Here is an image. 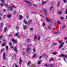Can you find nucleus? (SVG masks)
<instances>
[{
	"label": "nucleus",
	"mask_w": 67,
	"mask_h": 67,
	"mask_svg": "<svg viewBox=\"0 0 67 67\" xmlns=\"http://www.w3.org/2000/svg\"><path fill=\"white\" fill-rule=\"evenodd\" d=\"M63 18H63V17H60V19H61V20H63Z\"/></svg>",
	"instance_id": "obj_49"
},
{
	"label": "nucleus",
	"mask_w": 67,
	"mask_h": 67,
	"mask_svg": "<svg viewBox=\"0 0 67 67\" xmlns=\"http://www.w3.org/2000/svg\"><path fill=\"white\" fill-rule=\"evenodd\" d=\"M64 61L65 62H66V59H65V58H64Z\"/></svg>",
	"instance_id": "obj_62"
},
{
	"label": "nucleus",
	"mask_w": 67,
	"mask_h": 67,
	"mask_svg": "<svg viewBox=\"0 0 67 67\" xmlns=\"http://www.w3.org/2000/svg\"><path fill=\"white\" fill-rule=\"evenodd\" d=\"M16 13V12L15 10H14V12H13V15H14V14H15Z\"/></svg>",
	"instance_id": "obj_11"
},
{
	"label": "nucleus",
	"mask_w": 67,
	"mask_h": 67,
	"mask_svg": "<svg viewBox=\"0 0 67 67\" xmlns=\"http://www.w3.org/2000/svg\"><path fill=\"white\" fill-rule=\"evenodd\" d=\"M53 60H54V59H53V58H52L51 60H49V62H51V61H53Z\"/></svg>",
	"instance_id": "obj_16"
},
{
	"label": "nucleus",
	"mask_w": 67,
	"mask_h": 67,
	"mask_svg": "<svg viewBox=\"0 0 67 67\" xmlns=\"http://www.w3.org/2000/svg\"><path fill=\"white\" fill-rule=\"evenodd\" d=\"M5 5L6 7H8V4H5Z\"/></svg>",
	"instance_id": "obj_26"
},
{
	"label": "nucleus",
	"mask_w": 67,
	"mask_h": 67,
	"mask_svg": "<svg viewBox=\"0 0 67 67\" xmlns=\"http://www.w3.org/2000/svg\"><path fill=\"white\" fill-rule=\"evenodd\" d=\"M12 41L13 42H15V40H14V39L13 38L12 39Z\"/></svg>",
	"instance_id": "obj_28"
},
{
	"label": "nucleus",
	"mask_w": 67,
	"mask_h": 67,
	"mask_svg": "<svg viewBox=\"0 0 67 67\" xmlns=\"http://www.w3.org/2000/svg\"><path fill=\"white\" fill-rule=\"evenodd\" d=\"M41 62H42V60H39L38 63V64H40L41 63Z\"/></svg>",
	"instance_id": "obj_18"
},
{
	"label": "nucleus",
	"mask_w": 67,
	"mask_h": 67,
	"mask_svg": "<svg viewBox=\"0 0 67 67\" xmlns=\"http://www.w3.org/2000/svg\"><path fill=\"white\" fill-rule=\"evenodd\" d=\"M20 19H23V17H22V15H20Z\"/></svg>",
	"instance_id": "obj_33"
},
{
	"label": "nucleus",
	"mask_w": 67,
	"mask_h": 67,
	"mask_svg": "<svg viewBox=\"0 0 67 67\" xmlns=\"http://www.w3.org/2000/svg\"><path fill=\"white\" fill-rule=\"evenodd\" d=\"M30 49V48H28L26 49V51L27 52H28V51Z\"/></svg>",
	"instance_id": "obj_19"
},
{
	"label": "nucleus",
	"mask_w": 67,
	"mask_h": 67,
	"mask_svg": "<svg viewBox=\"0 0 67 67\" xmlns=\"http://www.w3.org/2000/svg\"><path fill=\"white\" fill-rule=\"evenodd\" d=\"M62 13V11H60L58 12L59 14H61Z\"/></svg>",
	"instance_id": "obj_12"
},
{
	"label": "nucleus",
	"mask_w": 67,
	"mask_h": 67,
	"mask_svg": "<svg viewBox=\"0 0 67 67\" xmlns=\"http://www.w3.org/2000/svg\"><path fill=\"white\" fill-rule=\"evenodd\" d=\"M33 30V29L32 28H31L30 29V31H32V30Z\"/></svg>",
	"instance_id": "obj_57"
},
{
	"label": "nucleus",
	"mask_w": 67,
	"mask_h": 67,
	"mask_svg": "<svg viewBox=\"0 0 67 67\" xmlns=\"http://www.w3.org/2000/svg\"><path fill=\"white\" fill-rule=\"evenodd\" d=\"M24 22L26 24H27V22L26 20H24Z\"/></svg>",
	"instance_id": "obj_10"
},
{
	"label": "nucleus",
	"mask_w": 67,
	"mask_h": 67,
	"mask_svg": "<svg viewBox=\"0 0 67 67\" xmlns=\"http://www.w3.org/2000/svg\"><path fill=\"white\" fill-rule=\"evenodd\" d=\"M64 57L65 58H67V55H64Z\"/></svg>",
	"instance_id": "obj_51"
},
{
	"label": "nucleus",
	"mask_w": 67,
	"mask_h": 67,
	"mask_svg": "<svg viewBox=\"0 0 67 67\" xmlns=\"http://www.w3.org/2000/svg\"><path fill=\"white\" fill-rule=\"evenodd\" d=\"M6 50H8V46H6Z\"/></svg>",
	"instance_id": "obj_44"
},
{
	"label": "nucleus",
	"mask_w": 67,
	"mask_h": 67,
	"mask_svg": "<svg viewBox=\"0 0 67 67\" xmlns=\"http://www.w3.org/2000/svg\"><path fill=\"white\" fill-rule=\"evenodd\" d=\"M66 27V25H64L62 27V29H65V27Z\"/></svg>",
	"instance_id": "obj_9"
},
{
	"label": "nucleus",
	"mask_w": 67,
	"mask_h": 67,
	"mask_svg": "<svg viewBox=\"0 0 67 67\" xmlns=\"http://www.w3.org/2000/svg\"><path fill=\"white\" fill-rule=\"evenodd\" d=\"M45 19H46V22H49V20H48V17H46Z\"/></svg>",
	"instance_id": "obj_4"
},
{
	"label": "nucleus",
	"mask_w": 67,
	"mask_h": 67,
	"mask_svg": "<svg viewBox=\"0 0 67 67\" xmlns=\"http://www.w3.org/2000/svg\"><path fill=\"white\" fill-rule=\"evenodd\" d=\"M32 66L33 67H35V65L34 64H33L32 65Z\"/></svg>",
	"instance_id": "obj_60"
},
{
	"label": "nucleus",
	"mask_w": 67,
	"mask_h": 67,
	"mask_svg": "<svg viewBox=\"0 0 67 67\" xmlns=\"http://www.w3.org/2000/svg\"><path fill=\"white\" fill-rule=\"evenodd\" d=\"M53 55H56V54H58V53L57 52H53Z\"/></svg>",
	"instance_id": "obj_6"
},
{
	"label": "nucleus",
	"mask_w": 67,
	"mask_h": 67,
	"mask_svg": "<svg viewBox=\"0 0 67 67\" xmlns=\"http://www.w3.org/2000/svg\"><path fill=\"white\" fill-rule=\"evenodd\" d=\"M27 24H30V22L29 21H28V22Z\"/></svg>",
	"instance_id": "obj_58"
},
{
	"label": "nucleus",
	"mask_w": 67,
	"mask_h": 67,
	"mask_svg": "<svg viewBox=\"0 0 67 67\" xmlns=\"http://www.w3.org/2000/svg\"><path fill=\"white\" fill-rule=\"evenodd\" d=\"M9 8L10 9V11H12L13 9H12V7L10 6V7H9Z\"/></svg>",
	"instance_id": "obj_13"
},
{
	"label": "nucleus",
	"mask_w": 67,
	"mask_h": 67,
	"mask_svg": "<svg viewBox=\"0 0 67 67\" xmlns=\"http://www.w3.org/2000/svg\"><path fill=\"white\" fill-rule=\"evenodd\" d=\"M57 23L60 24V21H57Z\"/></svg>",
	"instance_id": "obj_21"
},
{
	"label": "nucleus",
	"mask_w": 67,
	"mask_h": 67,
	"mask_svg": "<svg viewBox=\"0 0 67 67\" xmlns=\"http://www.w3.org/2000/svg\"><path fill=\"white\" fill-rule=\"evenodd\" d=\"M2 37H3V35H2L0 37V40H1V38H2Z\"/></svg>",
	"instance_id": "obj_42"
},
{
	"label": "nucleus",
	"mask_w": 67,
	"mask_h": 67,
	"mask_svg": "<svg viewBox=\"0 0 67 67\" xmlns=\"http://www.w3.org/2000/svg\"><path fill=\"white\" fill-rule=\"evenodd\" d=\"M30 64H31V62L30 61H29L28 63L27 64V65H30Z\"/></svg>",
	"instance_id": "obj_22"
},
{
	"label": "nucleus",
	"mask_w": 67,
	"mask_h": 67,
	"mask_svg": "<svg viewBox=\"0 0 67 67\" xmlns=\"http://www.w3.org/2000/svg\"><path fill=\"white\" fill-rule=\"evenodd\" d=\"M2 41H3L4 42H5V39H3Z\"/></svg>",
	"instance_id": "obj_59"
},
{
	"label": "nucleus",
	"mask_w": 67,
	"mask_h": 67,
	"mask_svg": "<svg viewBox=\"0 0 67 67\" xmlns=\"http://www.w3.org/2000/svg\"><path fill=\"white\" fill-rule=\"evenodd\" d=\"M66 39H67V37H65L64 40H66Z\"/></svg>",
	"instance_id": "obj_64"
},
{
	"label": "nucleus",
	"mask_w": 67,
	"mask_h": 67,
	"mask_svg": "<svg viewBox=\"0 0 67 67\" xmlns=\"http://www.w3.org/2000/svg\"><path fill=\"white\" fill-rule=\"evenodd\" d=\"M35 39L36 40L37 39V36H35V37H34Z\"/></svg>",
	"instance_id": "obj_41"
},
{
	"label": "nucleus",
	"mask_w": 67,
	"mask_h": 67,
	"mask_svg": "<svg viewBox=\"0 0 67 67\" xmlns=\"http://www.w3.org/2000/svg\"><path fill=\"white\" fill-rule=\"evenodd\" d=\"M16 29L17 30H18V29H19V27H18V26H17V27H16Z\"/></svg>",
	"instance_id": "obj_39"
},
{
	"label": "nucleus",
	"mask_w": 67,
	"mask_h": 67,
	"mask_svg": "<svg viewBox=\"0 0 67 67\" xmlns=\"http://www.w3.org/2000/svg\"><path fill=\"white\" fill-rule=\"evenodd\" d=\"M3 11L4 12H5V11H7V10H6V9H4L3 10Z\"/></svg>",
	"instance_id": "obj_55"
},
{
	"label": "nucleus",
	"mask_w": 67,
	"mask_h": 67,
	"mask_svg": "<svg viewBox=\"0 0 67 67\" xmlns=\"http://www.w3.org/2000/svg\"><path fill=\"white\" fill-rule=\"evenodd\" d=\"M34 5L36 7H37V5Z\"/></svg>",
	"instance_id": "obj_54"
},
{
	"label": "nucleus",
	"mask_w": 67,
	"mask_h": 67,
	"mask_svg": "<svg viewBox=\"0 0 67 67\" xmlns=\"http://www.w3.org/2000/svg\"><path fill=\"white\" fill-rule=\"evenodd\" d=\"M7 30V28L6 27L5 28L4 30V32H6Z\"/></svg>",
	"instance_id": "obj_17"
},
{
	"label": "nucleus",
	"mask_w": 67,
	"mask_h": 67,
	"mask_svg": "<svg viewBox=\"0 0 67 67\" xmlns=\"http://www.w3.org/2000/svg\"><path fill=\"white\" fill-rule=\"evenodd\" d=\"M59 43H60V44H61V43H63V41H62V40H60L59 42Z\"/></svg>",
	"instance_id": "obj_34"
},
{
	"label": "nucleus",
	"mask_w": 67,
	"mask_h": 67,
	"mask_svg": "<svg viewBox=\"0 0 67 67\" xmlns=\"http://www.w3.org/2000/svg\"><path fill=\"white\" fill-rule=\"evenodd\" d=\"M29 22L30 23H31L32 22V21L31 20H29Z\"/></svg>",
	"instance_id": "obj_47"
},
{
	"label": "nucleus",
	"mask_w": 67,
	"mask_h": 67,
	"mask_svg": "<svg viewBox=\"0 0 67 67\" xmlns=\"http://www.w3.org/2000/svg\"><path fill=\"white\" fill-rule=\"evenodd\" d=\"M53 45H56V43H53Z\"/></svg>",
	"instance_id": "obj_50"
},
{
	"label": "nucleus",
	"mask_w": 67,
	"mask_h": 67,
	"mask_svg": "<svg viewBox=\"0 0 67 67\" xmlns=\"http://www.w3.org/2000/svg\"><path fill=\"white\" fill-rule=\"evenodd\" d=\"M44 65L46 67H48L49 66V65H47L46 64H44Z\"/></svg>",
	"instance_id": "obj_24"
},
{
	"label": "nucleus",
	"mask_w": 67,
	"mask_h": 67,
	"mask_svg": "<svg viewBox=\"0 0 67 67\" xmlns=\"http://www.w3.org/2000/svg\"><path fill=\"white\" fill-rule=\"evenodd\" d=\"M46 2H42V4H44L46 3Z\"/></svg>",
	"instance_id": "obj_36"
},
{
	"label": "nucleus",
	"mask_w": 67,
	"mask_h": 67,
	"mask_svg": "<svg viewBox=\"0 0 67 67\" xmlns=\"http://www.w3.org/2000/svg\"><path fill=\"white\" fill-rule=\"evenodd\" d=\"M14 50L16 53H18V50H17V48L16 46H15V48H14Z\"/></svg>",
	"instance_id": "obj_3"
},
{
	"label": "nucleus",
	"mask_w": 67,
	"mask_h": 67,
	"mask_svg": "<svg viewBox=\"0 0 67 67\" xmlns=\"http://www.w3.org/2000/svg\"><path fill=\"white\" fill-rule=\"evenodd\" d=\"M0 6L1 7H3V4L2 3H1Z\"/></svg>",
	"instance_id": "obj_31"
},
{
	"label": "nucleus",
	"mask_w": 67,
	"mask_h": 67,
	"mask_svg": "<svg viewBox=\"0 0 67 67\" xmlns=\"http://www.w3.org/2000/svg\"><path fill=\"white\" fill-rule=\"evenodd\" d=\"M64 43H62L60 44V45L62 46V47H63V45H64Z\"/></svg>",
	"instance_id": "obj_30"
},
{
	"label": "nucleus",
	"mask_w": 67,
	"mask_h": 67,
	"mask_svg": "<svg viewBox=\"0 0 67 67\" xmlns=\"http://www.w3.org/2000/svg\"><path fill=\"white\" fill-rule=\"evenodd\" d=\"M44 58H47V57H48V56L47 55L44 54Z\"/></svg>",
	"instance_id": "obj_14"
},
{
	"label": "nucleus",
	"mask_w": 67,
	"mask_h": 67,
	"mask_svg": "<svg viewBox=\"0 0 67 67\" xmlns=\"http://www.w3.org/2000/svg\"><path fill=\"white\" fill-rule=\"evenodd\" d=\"M65 14H67V9H66L65 12Z\"/></svg>",
	"instance_id": "obj_45"
},
{
	"label": "nucleus",
	"mask_w": 67,
	"mask_h": 67,
	"mask_svg": "<svg viewBox=\"0 0 67 67\" xmlns=\"http://www.w3.org/2000/svg\"><path fill=\"white\" fill-rule=\"evenodd\" d=\"M19 35L18 33H16L15 34V36H18Z\"/></svg>",
	"instance_id": "obj_23"
},
{
	"label": "nucleus",
	"mask_w": 67,
	"mask_h": 67,
	"mask_svg": "<svg viewBox=\"0 0 67 67\" xmlns=\"http://www.w3.org/2000/svg\"><path fill=\"white\" fill-rule=\"evenodd\" d=\"M41 39V37L40 36H39L38 38V40H40Z\"/></svg>",
	"instance_id": "obj_32"
},
{
	"label": "nucleus",
	"mask_w": 67,
	"mask_h": 67,
	"mask_svg": "<svg viewBox=\"0 0 67 67\" xmlns=\"http://www.w3.org/2000/svg\"><path fill=\"white\" fill-rule=\"evenodd\" d=\"M3 23H1V27H3Z\"/></svg>",
	"instance_id": "obj_15"
},
{
	"label": "nucleus",
	"mask_w": 67,
	"mask_h": 67,
	"mask_svg": "<svg viewBox=\"0 0 67 67\" xmlns=\"http://www.w3.org/2000/svg\"><path fill=\"white\" fill-rule=\"evenodd\" d=\"M63 2H64V3H66V0H63Z\"/></svg>",
	"instance_id": "obj_43"
},
{
	"label": "nucleus",
	"mask_w": 67,
	"mask_h": 67,
	"mask_svg": "<svg viewBox=\"0 0 67 67\" xmlns=\"http://www.w3.org/2000/svg\"><path fill=\"white\" fill-rule=\"evenodd\" d=\"M27 3H29V4L28 5L29 6H31L32 5V4H31V3L30 2V1H27Z\"/></svg>",
	"instance_id": "obj_2"
},
{
	"label": "nucleus",
	"mask_w": 67,
	"mask_h": 67,
	"mask_svg": "<svg viewBox=\"0 0 67 67\" xmlns=\"http://www.w3.org/2000/svg\"><path fill=\"white\" fill-rule=\"evenodd\" d=\"M24 29H26V26H24Z\"/></svg>",
	"instance_id": "obj_40"
},
{
	"label": "nucleus",
	"mask_w": 67,
	"mask_h": 67,
	"mask_svg": "<svg viewBox=\"0 0 67 67\" xmlns=\"http://www.w3.org/2000/svg\"><path fill=\"white\" fill-rule=\"evenodd\" d=\"M1 1L2 3H4V0H1Z\"/></svg>",
	"instance_id": "obj_29"
},
{
	"label": "nucleus",
	"mask_w": 67,
	"mask_h": 67,
	"mask_svg": "<svg viewBox=\"0 0 67 67\" xmlns=\"http://www.w3.org/2000/svg\"><path fill=\"white\" fill-rule=\"evenodd\" d=\"M43 26H45V23H43Z\"/></svg>",
	"instance_id": "obj_61"
},
{
	"label": "nucleus",
	"mask_w": 67,
	"mask_h": 67,
	"mask_svg": "<svg viewBox=\"0 0 67 67\" xmlns=\"http://www.w3.org/2000/svg\"><path fill=\"white\" fill-rule=\"evenodd\" d=\"M6 44V43H4L2 44L3 46H5V45Z\"/></svg>",
	"instance_id": "obj_20"
},
{
	"label": "nucleus",
	"mask_w": 67,
	"mask_h": 67,
	"mask_svg": "<svg viewBox=\"0 0 67 67\" xmlns=\"http://www.w3.org/2000/svg\"><path fill=\"white\" fill-rule=\"evenodd\" d=\"M44 13L45 15L46 16H47V15H48V14H47V10L46 9H44Z\"/></svg>",
	"instance_id": "obj_1"
},
{
	"label": "nucleus",
	"mask_w": 67,
	"mask_h": 67,
	"mask_svg": "<svg viewBox=\"0 0 67 67\" xmlns=\"http://www.w3.org/2000/svg\"><path fill=\"white\" fill-rule=\"evenodd\" d=\"M27 1H26V0L24 1V2H26V3H27Z\"/></svg>",
	"instance_id": "obj_53"
},
{
	"label": "nucleus",
	"mask_w": 67,
	"mask_h": 67,
	"mask_svg": "<svg viewBox=\"0 0 67 67\" xmlns=\"http://www.w3.org/2000/svg\"><path fill=\"white\" fill-rule=\"evenodd\" d=\"M48 29H51V27L49 26Z\"/></svg>",
	"instance_id": "obj_52"
},
{
	"label": "nucleus",
	"mask_w": 67,
	"mask_h": 67,
	"mask_svg": "<svg viewBox=\"0 0 67 67\" xmlns=\"http://www.w3.org/2000/svg\"><path fill=\"white\" fill-rule=\"evenodd\" d=\"M9 45L10 46H12V43H11V42H10L9 43Z\"/></svg>",
	"instance_id": "obj_27"
},
{
	"label": "nucleus",
	"mask_w": 67,
	"mask_h": 67,
	"mask_svg": "<svg viewBox=\"0 0 67 67\" xmlns=\"http://www.w3.org/2000/svg\"><path fill=\"white\" fill-rule=\"evenodd\" d=\"M11 16L10 15H9L7 16V18H10Z\"/></svg>",
	"instance_id": "obj_35"
},
{
	"label": "nucleus",
	"mask_w": 67,
	"mask_h": 67,
	"mask_svg": "<svg viewBox=\"0 0 67 67\" xmlns=\"http://www.w3.org/2000/svg\"><path fill=\"white\" fill-rule=\"evenodd\" d=\"M53 6H51V7H50V10H51V9H53Z\"/></svg>",
	"instance_id": "obj_37"
},
{
	"label": "nucleus",
	"mask_w": 67,
	"mask_h": 67,
	"mask_svg": "<svg viewBox=\"0 0 67 67\" xmlns=\"http://www.w3.org/2000/svg\"><path fill=\"white\" fill-rule=\"evenodd\" d=\"M9 37H10V36H12V35H9Z\"/></svg>",
	"instance_id": "obj_63"
},
{
	"label": "nucleus",
	"mask_w": 67,
	"mask_h": 67,
	"mask_svg": "<svg viewBox=\"0 0 67 67\" xmlns=\"http://www.w3.org/2000/svg\"><path fill=\"white\" fill-rule=\"evenodd\" d=\"M11 48L12 49H13V48H14V47H13V46H12L11 47Z\"/></svg>",
	"instance_id": "obj_56"
},
{
	"label": "nucleus",
	"mask_w": 67,
	"mask_h": 67,
	"mask_svg": "<svg viewBox=\"0 0 67 67\" xmlns=\"http://www.w3.org/2000/svg\"><path fill=\"white\" fill-rule=\"evenodd\" d=\"M36 57V55H35V54H34V55H33L32 56V57Z\"/></svg>",
	"instance_id": "obj_46"
},
{
	"label": "nucleus",
	"mask_w": 67,
	"mask_h": 67,
	"mask_svg": "<svg viewBox=\"0 0 67 67\" xmlns=\"http://www.w3.org/2000/svg\"><path fill=\"white\" fill-rule=\"evenodd\" d=\"M4 49L3 48V49H2L1 50V52H3V51H4Z\"/></svg>",
	"instance_id": "obj_38"
},
{
	"label": "nucleus",
	"mask_w": 67,
	"mask_h": 67,
	"mask_svg": "<svg viewBox=\"0 0 67 67\" xmlns=\"http://www.w3.org/2000/svg\"><path fill=\"white\" fill-rule=\"evenodd\" d=\"M5 53H4L3 54V59H5Z\"/></svg>",
	"instance_id": "obj_8"
},
{
	"label": "nucleus",
	"mask_w": 67,
	"mask_h": 67,
	"mask_svg": "<svg viewBox=\"0 0 67 67\" xmlns=\"http://www.w3.org/2000/svg\"><path fill=\"white\" fill-rule=\"evenodd\" d=\"M42 56H41L39 58V59H41L42 58Z\"/></svg>",
	"instance_id": "obj_48"
},
{
	"label": "nucleus",
	"mask_w": 67,
	"mask_h": 67,
	"mask_svg": "<svg viewBox=\"0 0 67 67\" xmlns=\"http://www.w3.org/2000/svg\"><path fill=\"white\" fill-rule=\"evenodd\" d=\"M59 3H60V2H59V1H58V3L57 6V7H59L60 5H59Z\"/></svg>",
	"instance_id": "obj_5"
},
{
	"label": "nucleus",
	"mask_w": 67,
	"mask_h": 67,
	"mask_svg": "<svg viewBox=\"0 0 67 67\" xmlns=\"http://www.w3.org/2000/svg\"><path fill=\"white\" fill-rule=\"evenodd\" d=\"M64 55H65L64 54H62L61 55V56H60L59 57H62H62H64Z\"/></svg>",
	"instance_id": "obj_25"
},
{
	"label": "nucleus",
	"mask_w": 67,
	"mask_h": 67,
	"mask_svg": "<svg viewBox=\"0 0 67 67\" xmlns=\"http://www.w3.org/2000/svg\"><path fill=\"white\" fill-rule=\"evenodd\" d=\"M21 63H22V59H20L19 60V63L20 64V65L21 64Z\"/></svg>",
	"instance_id": "obj_7"
}]
</instances>
